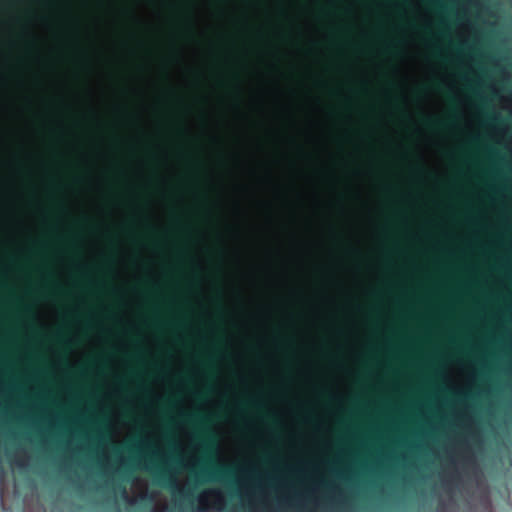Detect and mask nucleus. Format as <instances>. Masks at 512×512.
<instances>
[{"label":"nucleus","mask_w":512,"mask_h":512,"mask_svg":"<svg viewBox=\"0 0 512 512\" xmlns=\"http://www.w3.org/2000/svg\"><path fill=\"white\" fill-rule=\"evenodd\" d=\"M432 5L435 7V8H441L442 6H440L438 3L436 2H432Z\"/></svg>","instance_id":"obj_9"},{"label":"nucleus","mask_w":512,"mask_h":512,"mask_svg":"<svg viewBox=\"0 0 512 512\" xmlns=\"http://www.w3.org/2000/svg\"><path fill=\"white\" fill-rule=\"evenodd\" d=\"M199 439L201 440L202 446L207 450L211 448L215 442L214 436L205 429L201 430Z\"/></svg>","instance_id":"obj_3"},{"label":"nucleus","mask_w":512,"mask_h":512,"mask_svg":"<svg viewBox=\"0 0 512 512\" xmlns=\"http://www.w3.org/2000/svg\"><path fill=\"white\" fill-rule=\"evenodd\" d=\"M119 490H120L121 496L123 498L127 499L130 503H133V501L128 498V494H127L126 488L124 486H120Z\"/></svg>","instance_id":"obj_6"},{"label":"nucleus","mask_w":512,"mask_h":512,"mask_svg":"<svg viewBox=\"0 0 512 512\" xmlns=\"http://www.w3.org/2000/svg\"><path fill=\"white\" fill-rule=\"evenodd\" d=\"M57 341H59V342H64V339H63L61 336H59V337L57 338Z\"/></svg>","instance_id":"obj_11"},{"label":"nucleus","mask_w":512,"mask_h":512,"mask_svg":"<svg viewBox=\"0 0 512 512\" xmlns=\"http://www.w3.org/2000/svg\"><path fill=\"white\" fill-rule=\"evenodd\" d=\"M425 124L430 128H443L447 125L446 122L437 119H426Z\"/></svg>","instance_id":"obj_4"},{"label":"nucleus","mask_w":512,"mask_h":512,"mask_svg":"<svg viewBox=\"0 0 512 512\" xmlns=\"http://www.w3.org/2000/svg\"><path fill=\"white\" fill-rule=\"evenodd\" d=\"M177 492L183 498H187L189 496V493L186 490L178 489Z\"/></svg>","instance_id":"obj_7"},{"label":"nucleus","mask_w":512,"mask_h":512,"mask_svg":"<svg viewBox=\"0 0 512 512\" xmlns=\"http://www.w3.org/2000/svg\"><path fill=\"white\" fill-rule=\"evenodd\" d=\"M187 421H190V422H200V423H203V418L202 417H199L197 415H189L187 417Z\"/></svg>","instance_id":"obj_5"},{"label":"nucleus","mask_w":512,"mask_h":512,"mask_svg":"<svg viewBox=\"0 0 512 512\" xmlns=\"http://www.w3.org/2000/svg\"><path fill=\"white\" fill-rule=\"evenodd\" d=\"M113 451H114L115 454H117V453H119V448L118 447H114Z\"/></svg>","instance_id":"obj_10"},{"label":"nucleus","mask_w":512,"mask_h":512,"mask_svg":"<svg viewBox=\"0 0 512 512\" xmlns=\"http://www.w3.org/2000/svg\"><path fill=\"white\" fill-rule=\"evenodd\" d=\"M491 120H498V118L496 116H492L490 117Z\"/></svg>","instance_id":"obj_13"},{"label":"nucleus","mask_w":512,"mask_h":512,"mask_svg":"<svg viewBox=\"0 0 512 512\" xmlns=\"http://www.w3.org/2000/svg\"><path fill=\"white\" fill-rule=\"evenodd\" d=\"M123 448H124L125 450L129 451V452H132V451H134V450H135V449H134V447H132V446H130V445H125Z\"/></svg>","instance_id":"obj_8"},{"label":"nucleus","mask_w":512,"mask_h":512,"mask_svg":"<svg viewBox=\"0 0 512 512\" xmlns=\"http://www.w3.org/2000/svg\"><path fill=\"white\" fill-rule=\"evenodd\" d=\"M208 466L202 468L203 475H209L214 480L226 479L232 476L233 470L229 467L216 464L215 462H206Z\"/></svg>","instance_id":"obj_1"},{"label":"nucleus","mask_w":512,"mask_h":512,"mask_svg":"<svg viewBox=\"0 0 512 512\" xmlns=\"http://www.w3.org/2000/svg\"><path fill=\"white\" fill-rule=\"evenodd\" d=\"M247 404L255 405L256 403H255L254 401H252V400H251V401L247 402Z\"/></svg>","instance_id":"obj_12"},{"label":"nucleus","mask_w":512,"mask_h":512,"mask_svg":"<svg viewBox=\"0 0 512 512\" xmlns=\"http://www.w3.org/2000/svg\"><path fill=\"white\" fill-rule=\"evenodd\" d=\"M154 512H159L158 510H155Z\"/></svg>","instance_id":"obj_14"},{"label":"nucleus","mask_w":512,"mask_h":512,"mask_svg":"<svg viewBox=\"0 0 512 512\" xmlns=\"http://www.w3.org/2000/svg\"><path fill=\"white\" fill-rule=\"evenodd\" d=\"M157 478H158V483L163 486V487H168V488H171V489H174L176 488V481L175 479L172 477V475L166 471V470H162L160 471L158 474H157Z\"/></svg>","instance_id":"obj_2"}]
</instances>
